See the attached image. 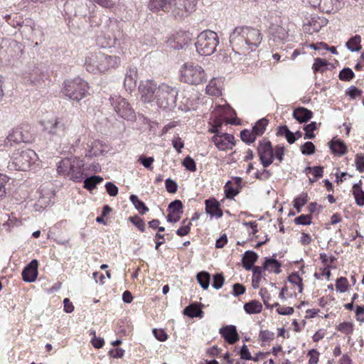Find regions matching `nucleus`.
<instances>
[{
	"label": "nucleus",
	"instance_id": "obj_27",
	"mask_svg": "<svg viewBox=\"0 0 364 364\" xmlns=\"http://www.w3.org/2000/svg\"><path fill=\"white\" fill-rule=\"evenodd\" d=\"M73 159L65 158L60 160L57 164V171L60 174L68 175L69 171L73 166Z\"/></svg>",
	"mask_w": 364,
	"mask_h": 364
},
{
	"label": "nucleus",
	"instance_id": "obj_32",
	"mask_svg": "<svg viewBox=\"0 0 364 364\" xmlns=\"http://www.w3.org/2000/svg\"><path fill=\"white\" fill-rule=\"evenodd\" d=\"M360 41V36L355 35L347 41L346 46L351 52H358L361 49Z\"/></svg>",
	"mask_w": 364,
	"mask_h": 364
},
{
	"label": "nucleus",
	"instance_id": "obj_50",
	"mask_svg": "<svg viewBox=\"0 0 364 364\" xmlns=\"http://www.w3.org/2000/svg\"><path fill=\"white\" fill-rule=\"evenodd\" d=\"M362 93L363 91L354 85L348 87L346 92V95H348L352 100H354L357 97L360 96Z\"/></svg>",
	"mask_w": 364,
	"mask_h": 364
},
{
	"label": "nucleus",
	"instance_id": "obj_23",
	"mask_svg": "<svg viewBox=\"0 0 364 364\" xmlns=\"http://www.w3.org/2000/svg\"><path fill=\"white\" fill-rule=\"evenodd\" d=\"M328 146L332 153L338 156L346 154L348 151L346 144L341 139L333 138L328 142Z\"/></svg>",
	"mask_w": 364,
	"mask_h": 364
},
{
	"label": "nucleus",
	"instance_id": "obj_60",
	"mask_svg": "<svg viewBox=\"0 0 364 364\" xmlns=\"http://www.w3.org/2000/svg\"><path fill=\"white\" fill-rule=\"evenodd\" d=\"M274 333L267 330H262L259 332V338L262 341L266 342L273 340Z\"/></svg>",
	"mask_w": 364,
	"mask_h": 364
},
{
	"label": "nucleus",
	"instance_id": "obj_3",
	"mask_svg": "<svg viewBox=\"0 0 364 364\" xmlns=\"http://www.w3.org/2000/svg\"><path fill=\"white\" fill-rule=\"evenodd\" d=\"M64 6L70 15L87 18V21L91 27L100 26V19L95 14L97 6L91 0H67Z\"/></svg>",
	"mask_w": 364,
	"mask_h": 364
},
{
	"label": "nucleus",
	"instance_id": "obj_28",
	"mask_svg": "<svg viewBox=\"0 0 364 364\" xmlns=\"http://www.w3.org/2000/svg\"><path fill=\"white\" fill-rule=\"evenodd\" d=\"M244 310L248 314H259L262 310V305L257 300H252L245 304Z\"/></svg>",
	"mask_w": 364,
	"mask_h": 364
},
{
	"label": "nucleus",
	"instance_id": "obj_17",
	"mask_svg": "<svg viewBox=\"0 0 364 364\" xmlns=\"http://www.w3.org/2000/svg\"><path fill=\"white\" fill-rule=\"evenodd\" d=\"M219 333L229 344H234L240 339L236 326L234 325L225 326L220 328Z\"/></svg>",
	"mask_w": 364,
	"mask_h": 364
},
{
	"label": "nucleus",
	"instance_id": "obj_56",
	"mask_svg": "<svg viewBox=\"0 0 364 364\" xmlns=\"http://www.w3.org/2000/svg\"><path fill=\"white\" fill-rule=\"evenodd\" d=\"M23 33H32L34 29L35 23L31 18H26L23 21Z\"/></svg>",
	"mask_w": 364,
	"mask_h": 364
},
{
	"label": "nucleus",
	"instance_id": "obj_11",
	"mask_svg": "<svg viewBox=\"0 0 364 364\" xmlns=\"http://www.w3.org/2000/svg\"><path fill=\"white\" fill-rule=\"evenodd\" d=\"M43 130L55 141L60 139L65 133V125L63 120L55 117L43 122Z\"/></svg>",
	"mask_w": 364,
	"mask_h": 364
},
{
	"label": "nucleus",
	"instance_id": "obj_45",
	"mask_svg": "<svg viewBox=\"0 0 364 364\" xmlns=\"http://www.w3.org/2000/svg\"><path fill=\"white\" fill-rule=\"evenodd\" d=\"M182 164L186 168V169L190 171L194 172L196 171V164L193 159H192L190 156H187L184 158Z\"/></svg>",
	"mask_w": 364,
	"mask_h": 364
},
{
	"label": "nucleus",
	"instance_id": "obj_57",
	"mask_svg": "<svg viewBox=\"0 0 364 364\" xmlns=\"http://www.w3.org/2000/svg\"><path fill=\"white\" fill-rule=\"evenodd\" d=\"M306 170H309L310 171H313V174L316 179L320 178L323 176V167L321 166H307Z\"/></svg>",
	"mask_w": 364,
	"mask_h": 364
},
{
	"label": "nucleus",
	"instance_id": "obj_36",
	"mask_svg": "<svg viewBox=\"0 0 364 364\" xmlns=\"http://www.w3.org/2000/svg\"><path fill=\"white\" fill-rule=\"evenodd\" d=\"M240 138L245 144H250L255 141L257 136L255 135L252 130L243 129L240 132Z\"/></svg>",
	"mask_w": 364,
	"mask_h": 364
},
{
	"label": "nucleus",
	"instance_id": "obj_35",
	"mask_svg": "<svg viewBox=\"0 0 364 364\" xmlns=\"http://www.w3.org/2000/svg\"><path fill=\"white\" fill-rule=\"evenodd\" d=\"M309 196L307 193H301L299 196L296 197L293 200L294 208L298 213H300L301 208L308 202Z\"/></svg>",
	"mask_w": 364,
	"mask_h": 364
},
{
	"label": "nucleus",
	"instance_id": "obj_46",
	"mask_svg": "<svg viewBox=\"0 0 364 364\" xmlns=\"http://www.w3.org/2000/svg\"><path fill=\"white\" fill-rule=\"evenodd\" d=\"M312 217L311 215L302 214L294 218V222L296 225H306L311 223Z\"/></svg>",
	"mask_w": 364,
	"mask_h": 364
},
{
	"label": "nucleus",
	"instance_id": "obj_26",
	"mask_svg": "<svg viewBox=\"0 0 364 364\" xmlns=\"http://www.w3.org/2000/svg\"><path fill=\"white\" fill-rule=\"evenodd\" d=\"M353 195L354 196L356 205L360 207L364 205V191L362 189V183L360 181L353 186Z\"/></svg>",
	"mask_w": 364,
	"mask_h": 364
},
{
	"label": "nucleus",
	"instance_id": "obj_25",
	"mask_svg": "<svg viewBox=\"0 0 364 364\" xmlns=\"http://www.w3.org/2000/svg\"><path fill=\"white\" fill-rule=\"evenodd\" d=\"M183 314L190 318L199 317L202 318L203 311L200 308V304H191L187 306L183 311Z\"/></svg>",
	"mask_w": 364,
	"mask_h": 364
},
{
	"label": "nucleus",
	"instance_id": "obj_42",
	"mask_svg": "<svg viewBox=\"0 0 364 364\" xmlns=\"http://www.w3.org/2000/svg\"><path fill=\"white\" fill-rule=\"evenodd\" d=\"M225 282V278L222 273H217L213 277L212 287L215 289L222 288Z\"/></svg>",
	"mask_w": 364,
	"mask_h": 364
},
{
	"label": "nucleus",
	"instance_id": "obj_52",
	"mask_svg": "<svg viewBox=\"0 0 364 364\" xmlns=\"http://www.w3.org/2000/svg\"><path fill=\"white\" fill-rule=\"evenodd\" d=\"M165 187L169 193H175L178 190L177 183L169 178L165 181Z\"/></svg>",
	"mask_w": 364,
	"mask_h": 364
},
{
	"label": "nucleus",
	"instance_id": "obj_53",
	"mask_svg": "<svg viewBox=\"0 0 364 364\" xmlns=\"http://www.w3.org/2000/svg\"><path fill=\"white\" fill-rule=\"evenodd\" d=\"M272 176V172L267 169L257 171L255 173V178L259 181H267Z\"/></svg>",
	"mask_w": 364,
	"mask_h": 364
},
{
	"label": "nucleus",
	"instance_id": "obj_31",
	"mask_svg": "<svg viewBox=\"0 0 364 364\" xmlns=\"http://www.w3.org/2000/svg\"><path fill=\"white\" fill-rule=\"evenodd\" d=\"M196 279L203 289H207L210 285V274L206 271H201L197 274Z\"/></svg>",
	"mask_w": 364,
	"mask_h": 364
},
{
	"label": "nucleus",
	"instance_id": "obj_1",
	"mask_svg": "<svg viewBox=\"0 0 364 364\" xmlns=\"http://www.w3.org/2000/svg\"><path fill=\"white\" fill-rule=\"evenodd\" d=\"M230 45L239 55L255 52L262 41V34L257 28L242 26L236 27L230 34Z\"/></svg>",
	"mask_w": 364,
	"mask_h": 364
},
{
	"label": "nucleus",
	"instance_id": "obj_43",
	"mask_svg": "<svg viewBox=\"0 0 364 364\" xmlns=\"http://www.w3.org/2000/svg\"><path fill=\"white\" fill-rule=\"evenodd\" d=\"M9 180V177L0 173V200L4 199L6 195V184Z\"/></svg>",
	"mask_w": 364,
	"mask_h": 364
},
{
	"label": "nucleus",
	"instance_id": "obj_22",
	"mask_svg": "<svg viewBox=\"0 0 364 364\" xmlns=\"http://www.w3.org/2000/svg\"><path fill=\"white\" fill-rule=\"evenodd\" d=\"M269 33L275 41H283L288 37V33L282 26L277 23H271L269 26Z\"/></svg>",
	"mask_w": 364,
	"mask_h": 364
},
{
	"label": "nucleus",
	"instance_id": "obj_59",
	"mask_svg": "<svg viewBox=\"0 0 364 364\" xmlns=\"http://www.w3.org/2000/svg\"><path fill=\"white\" fill-rule=\"evenodd\" d=\"M105 188L110 196H116L118 194V187L112 182H107L105 184Z\"/></svg>",
	"mask_w": 364,
	"mask_h": 364
},
{
	"label": "nucleus",
	"instance_id": "obj_37",
	"mask_svg": "<svg viewBox=\"0 0 364 364\" xmlns=\"http://www.w3.org/2000/svg\"><path fill=\"white\" fill-rule=\"evenodd\" d=\"M183 203L180 200L176 199L171 201L167 208V211L176 215H180L183 213Z\"/></svg>",
	"mask_w": 364,
	"mask_h": 364
},
{
	"label": "nucleus",
	"instance_id": "obj_29",
	"mask_svg": "<svg viewBox=\"0 0 364 364\" xmlns=\"http://www.w3.org/2000/svg\"><path fill=\"white\" fill-rule=\"evenodd\" d=\"M268 123L269 120L266 118H262L255 123L252 130L257 137L264 134Z\"/></svg>",
	"mask_w": 364,
	"mask_h": 364
},
{
	"label": "nucleus",
	"instance_id": "obj_33",
	"mask_svg": "<svg viewBox=\"0 0 364 364\" xmlns=\"http://www.w3.org/2000/svg\"><path fill=\"white\" fill-rule=\"evenodd\" d=\"M329 63L326 59H323L321 58H316L314 59V63L313 64L312 69L314 70V73H324L328 69V65Z\"/></svg>",
	"mask_w": 364,
	"mask_h": 364
},
{
	"label": "nucleus",
	"instance_id": "obj_39",
	"mask_svg": "<svg viewBox=\"0 0 364 364\" xmlns=\"http://www.w3.org/2000/svg\"><path fill=\"white\" fill-rule=\"evenodd\" d=\"M354 77L355 74L350 68H344L340 71L338 75L339 79L345 82L350 81Z\"/></svg>",
	"mask_w": 364,
	"mask_h": 364
},
{
	"label": "nucleus",
	"instance_id": "obj_58",
	"mask_svg": "<svg viewBox=\"0 0 364 364\" xmlns=\"http://www.w3.org/2000/svg\"><path fill=\"white\" fill-rule=\"evenodd\" d=\"M356 168L360 173L364 172V154H358L355 156Z\"/></svg>",
	"mask_w": 364,
	"mask_h": 364
},
{
	"label": "nucleus",
	"instance_id": "obj_55",
	"mask_svg": "<svg viewBox=\"0 0 364 364\" xmlns=\"http://www.w3.org/2000/svg\"><path fill=\"white\" fill-rule=\"evenodd\" d=\"M259 296H261L264 306L267 308H270L269 300L271 299V296L266 288H262L259 291Z\"/></svg>",
	"mask_w": 364,
	"mask_h": 364
},
{
	"label": "nucleus",
	"instance_id": "obj_63",
	"mask_svg": "<svg viewBox=\"0 0 364 364\" xmlns=\"http://www.w3.org/2000/svg\"><path fill=\"white\" fill-rule=\"evenodd\" d=\"M94 4H97L105 9H112L115 5L112 0H91Z\"/></svg>",
	"mask_w": 364,
	"mask_h": 364
},
{
	"label": "nucleus",
	"instance_id": "obj_4",
	"mask_svg": "<svg viewBox=\"0 0 364 364\" xmlns=\"http://www.w3.org/2000/svg\"><path fill=\"white\" fill-rule=\"evenodd\" d=\"M121 63L120 58L98 52L90 54L85 59V67L91 73H104L117 68Z\"/></svg>",
	"mask_w": 364,
	"mask_h": 364
},
{
	"label": "nucleus",
	"instance_id": "obj_19",
	"mask_svg": "<svg viewBox=\"0 0 364 364\" xmlns=\"http://www.w3.org/2000/svg\"><path fill=\"white\" fill-rule=\"evenodd\" d=\"M205 212L210 215V217H215L216 218H222L223 213L220 208V202L215 198H211L205 200Z\"/></svg>",
	"mask_w": 364,
	"mask_h": 364
},
{
	"label": "nucleus",
	"instance_id": "obj_13",
	"mask_svg": "<svg viewBox=\"0 0 364 364\" xmlns=\"http://www.w3.org/2000/svg\"><path fill=\"white\" fill-rule=\"evenodd\" d=\"M158 86L153 80L141 81L139 86V92L141 100L144 102H151L156 100V94Z\"/></svg>",
	"mask_w": 364,
	"mask_h": 364
},
{
	"label": "nucleus",
	"instance_id": "obj_44",
	"mask_svg": "<svg viewBox=\"0 0 364 364\" xmlns=\"http://www.w3.org/2000/svg\"><path fill=\"white\" fill-rule=\"evenodd\" d=\"M348 287V279L344 277H341L337 279L336 283V288L337 291L343 293L347 291Z\"/></svg>",
	"mask_w": 364,
	"mask_h": 364
},
{
	"label": "nucleus",
	"instance_id": "obj_7",
	"mask_svg": "<svg viewBox=\"0 0 364 364\" xmlns=\"http://www.w3.org/2000/svg\"><path fill=\"white\" fill-rule=\"evenodd\" d=\"M218 43V34L210 30H205L198 36L195 46L200 55H210L215 52Z\"/></svg>",
	"mask_w": 364,
	"mask_h": 364
},
{
	"label": "nucleus",
	"instance_id": "obj_16",
	"mask_svg": "<svg viewBox=\"0 0 364 364\" xmlns=\"http://www.w3.org/2000/svg\"><path fill=\"white\" fill-rule=\"evenodd\" d=\"M38 260L32 259L22 270L21 275L23 280L28 283L35 282L38 274Z\"/></svg>",
	"mask_w": 364,
	"mask_h": 364
},
{
	"label": "nucleus",
	"instance_id": "obj_49",
	"mask_svg": "<svg viewBox=\"0 0 364 364\" xmlns=\"http://www.w3.org/2000/svg\"><path fill=\"white\" fill-rule=\"evenodd\" d=\"M276 254H274L271 258L264 257V262L263 263V269L264 270H267L270 265L281 267V263L275 259Z\"/></svg>",
	"mask_w": 364,
	"mask_h": 364
},
{
	"label": "nucleus",
	"instance_id": "obj_61",
	"mask_svg": "<svg viewBox=\"0 0 364 364\" xmlns=\"http://www.w3.org/2000/svg\"><path fill=\"white\" fill-rule=\"evenodd\" d=\"M153 334L154 337L159 341H165L168 338V335L163 329H153Z\"/></svg>",
	"mask_w": 364,
	"mask_h": 364
},
{
	"label": "nucleus",
	"instance_id": "obj_51",
	"mask_svg": "<svg viewBox=\"0 0 364 364\" xmlns=\"http://www.w3.org/2000/svg\"><path fill=\"white\" fill-rule=\"evenodd\" d=\"M337 330L346 335H349L353 332V325L351 323L343 322L337 326Z\"/></svg>",
	"mask_w": 364,
	"mask_h": 364
},
{
	"label": "nucleus",
	"instance_id": "obj_38",
	"mask_svg": "<svg viewBox=\"0 0 364 364\" xmlns=\"http://www.w3.org/2000/svg\"><path fill=\"white\" fill-rule=\"evenodd\" d=\"M305 131L304 139H313L315 138V134H314V131L317 129V124L315 122H311V123L306 124L303 127Z\"/></svg>",
	"mask_w": 364,
	"mask_h": 364
},
{
	"label": "nucleus",
	"instance_id": "obj_62",
	"mask_svg": "<svg viewBox=\"0 0 364 364\" xmlns=\"http://www.w3.org/2000/svg\"><path fill=\"white\" fill-rule=\"evenodd\" d=\"M307 355L310 357L309 364H317L318 362L319 352L316 349L309 350Z\"/></svg>",
	"mask_w": 364,
	"mask_h": 364
},
{
	"label": "nucleus",
	"instance_id": "obj_8",
	"mask_svg": "<svg viewBox=\"0 0 364 364\" xmlns=\"http://www.w3.org/2000/svg\"><path fill=\"white\" fill-rule=\"evenodd\" d=\"M178 89L176 87L161 83L158 86L156 94L157 105L162 109H171L176 106Z\"/></svg>",
	"mask_w": 364,
	"mask_h": 364
},
{
	"label": "nucleus",
	"instance_id": "obj_6",
	"mask_svg": "<svg viewBox=\"0 0 364 364\" xmlns=\"http://www.w3.org/2000/svg\"><path fill=\"white\" fill-rule=\"evenodd\" d=\"M37 157L33 150H17L13 153L7 167L9 170L26 171L35 163Z\"/></svg>",
	"mask_w": 364,
	"mask_h": 364
},
{
	"label": "nucleus",
	"instance_id": "obj_20",
	"mask_svg": "<svg viewBox=\"0 0 364 364\" xmlns=\"http://www.w3.org/2000/svg\"><path fill=\"white\" fill-rule=\"evenodd\" d=\"M138 73L136 68L130 67L125 74L124 86L127 90L132 91L136 87Z\"/></svg>",
	"mask_w": 364,
	"mask_h": 364
},
{
	"label": "nucleus",
	"instance_id": "obj_5",
	"mask_svg": "<svg viewBox=\"0 0 364 364\" xmlns=\"http://www.w3.org/2000/svg\"><path fill=\"white\" fill-rule=\"evenodd\" d=\"M88 83L80 77L67 79L63 82L62 92L68 99L79 102L89 92Z\"/></svg>",
	"mask_w": 364,
	"mask_h": 364
},
{
	"label": "nucleus",
	"instance_id": "obj_54",
	"mask_svg": "<svg viewBox=\"0 0 364 364\" xmlns=\"http://www.w3.org/2000/svg\"><path fill=\"white\" fill-rule=\"evenodd\" d=\"M284 147L277 145L274 149V159H277L280 163L284 160Z\"/></svg>",
	"mask_w": 364,
	"mask_h": 364
},
{
	"label": "nucleus",
	"instance_id": "obj_9",
	"mask_svg": "<svg viewBox=\"0 0 364 364\" xmlns=\"http://www.w3.org/2000/svg\"><path fill=\"white\" fill-rule=\"evenodd\" d=\"M181 81L190 85H199L206 81V74L203 68L193 63H186L181 68Z\"/></svg>",
	"mask_w": 364,
	"mask_h": 364
},
{
	"label": "nucleus",
	"instance_id": "obj_64",
	"mask_svg": "<svg viewBox=\"0 0 364 364\" xmlns=\"http://www.w3.org/2000/svg\"><path fill=\"white\" fill-rule=\"evenodd\" d=\"M245 290V287L240 283H235L232 287V294L235 296H239L243 294Z\"/></svg>",
	"mask_w": 364,
	"mask_h": 364
},
{
	"label": "nucleus",
	"instance_id": "obj_34",
	"mask_svg": "<svg viewBox=\"0 0 364 364\" xmlns=\"http://www.w3.org/2000/svg\"><path fill=\"white\" fill-rule=\"evenodd\" d=\"M103 181L102 177L100 176H92L84 180V187L90 191L95 189L97 184Z\"/></svg>",
	"mask_w": 364,
	"mask_h": 364
},
{
	"label": "nucleus",
	"instance_id": "obj_47",
	"mask_svg": "<svg viewBox=\"0 0 364 364\" xmlns=\"http://www.w3.org/2000/svg\"><path fill=\"white\" fill-rule=\"evenodd\" d=\"M129 220L131 223L135 225L141 232H144L145 231V223L140 217L137 215H134L133 217H130Z\"/></svg>",
	"mask_w": 364,
	"mask_h": 364
},
{
	"label": "nucleus",
	"instance_id": "obj_18",
	"mask_svg": "<svg viewBox=\"0 0 364 364\" xmlns=\"http://www.w3.org/2000/svg\"><path fill=\"white\" fill-rule=\"evenodd\" d=\"M73 163V166H72V169H70L68 176L74 181L81 182L84 178L82 171L85 165L84 161L80 158H75Z\"/></svg>",
	"mask_w": 364,
	"mask_h": 364
},
{
	"label": "nucleus",
	"instance_id": "obj_24",
	"mask_svg": "<svg viewBox=\"0 0 364 364\" xmlns=\"http://www.w3.org/2000/svg\"><path fill=\"white\" fill-rule=\"evenodd\" d=\"M258 257L259 256L255 252L252 250H247L244 253L242 259V267L246 270H251L255 263L257 262Z\"/></svg>",
	"mask_w": 364,
	"mask_h": 364
},
{
	"label": "nucleus",
	"instance_id": "obj_41",
	"mask_svg": "<svg viewBox=\"0 0 364 364\" xmlns=\"http://www.w3.org/2000/svg\"><path fill=\"white\" fill-rule=\"evenodd\" d=\"M302 154L306 156L312 155L316 151V146L311 141H306L301 146Z\"/></svg>",
	"mask_w": 364,
	"mask_h": 364
},
{
	"label": "nucleus",
	"instance_id": "obj_15",
	"mask_svg": "<svg viewBox=\"0 0 364 364\" xmlns=\"http://www.w3.org/2000/svg\"><path fill=\"white\" fill-rule=\"evenodd\" d=\"M31 141V136L27 131H23L21 128L13 129L12 132L6 138V144L13 146V144L29 143Z\"/></svg>",
	"mask_w": 364,
	"mask_h": 364
},
{
	"label": "nucleus",
	"instance_id": "obj_2",
	"mask_svg": "<svg viewBox=\"0 0 364 364\" xmlns=\"http://www.w3.org/2000/svg\"><path fill=\"white\" fill-rule=\"evenodd\" d=\"M196 3L197 0H149L148 6L153 11L171 9L176 18H182L193 11Z\"/></svg>",
	"mask_w": 364,
	"mask_h": 364
},
{
	"label": "nucleus",
	"instance_id": "obj_14",
	"mask_svg": "<svg viewBox=\"0 0 364 364\" xmlns=\"http://www.w3.org/2000/svg\"><path fill=\"white\" fill-rule=\"evenodd\" d=\"M212 141L215 146L221 151H226L232 149L235 145V137L232 134L224 133L220 135H214Z\"/></svg>",
	"mask_w": 364,
	"mask_h": 364
},
{
	"label": "nucleus",
	"instance_id": "obj_30",
	"mask_svg": "<svg viewBox=\"0 0 364 364\" xmlns=\"http://www.w3.org/2000/svg\"><path fill=\"white\" fill-rule=\"evenodd\" d=\"M129 200L141 215H144L149 211L147 206L143 201L139 199L137 196L134 194L131 195Z\"/></svg>",
	"mask_w": 364,
	"mask_h": 364
},
{
	"label": "nucleus",
	"instance_id": "obj_40",
	"mask_svg": "<svg viewBox=\"0 0 364 364\" xmlns=\"http://www.w3.org/2000/svg\"><path fill=\"white\" fill-rule=\"evenodd\" d=\"M240 189L232 186L230 181H228L225 186V194L227 198L232 199L240 193Z\"/></svg>",
	"mask_w": 364,
	"mask_h": 364
},
{
	"label": "nucleus",
	"instance_id": "obj_10",
	"mask_svg": "<svg viewBox=\"0 0 364 364\" xmlns=\"http://www.w3.org/2000/svg\"><path fill=\"white\" fill-rule=\"evenodd\" d=\"M109 102L117 114L127 120L135 121L136 114L128 101L120 95L110 97Z\"/></svg>",
	"mask_w": 364,
	"mask_h": 364
},
{
	"label": "nucleus",
	"instance_id": "obj_12",
	"mask_svg": "<svg viewBox=\"0 0 364 364\" xmlns=\"http://www.w3.org/2000/svg\"><path fill=\"white\" fill-rule=\"evenodd\" d=\"M257 154L264 168L269 166L274 161V148L268 140H260L257 146Z\"/></svg>",
	"mask_w": 364,
	"mask_h": 364
},
{
	"label": "nucleus",
	"instance_id": "obj_21",
	"mask_svg": "<svg viewBox=\"0 0 364 364\" xmlns=\"http://www.w3.org/2000/svg\"><path fill=\"white\" fill-rule=\"evenodd\" d=\"M292 117L299 123H305L312 118L313 112L304 107H299L294 109Z\"/></svg>",
	"mask_w": 364,
	"mask_h": 364
},
{
	"label": "nucleus",
	"instance_id": "obj_48",
	"mask_svg": "<svg viewBox=\"0 0 364 364\" xmlns=\"http://www.w3.org/2000/svg\"><path fill=\"white\" fill-rule=\"evenodd\" d=\"M138 161L140 162L144 167L147 169L151 170L153 168L152 164L154 161V159L152 156H139Z\"/></svg>",
	"mask_w": 364,
	"mask_h": 364
}]
</instances>
